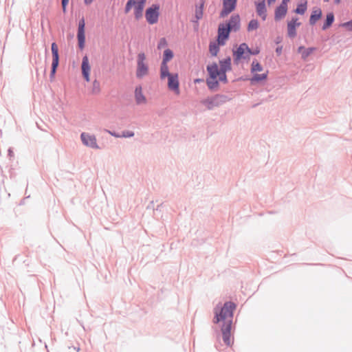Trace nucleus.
<instances>
[{
	"label": "nucleus",
	"mask_w": 352,
	"mask_h": 352,
	"mask_svg": "<svg viewBox=\"0 0 352 352\" xmlns=\"http://www.w3.org/2000/svg\"><path fill=\"white\" fill-rule=\"evenodd\" d=\"M236 305L232 301H226L221 306L217 304L213 309L214 318L212 322L219 324L222 322L221 327L222 339L226 346H231L233 342L231 340V330L232 327V319Z\"/></svg>",
	"instance_id": "nucleus-1"
},
{
	"label": "nucleus",
	"mask_w": 352,
	"mask_h": 352,
	"mask_svg": "<svg viewBox=\"0 0 352 352\" xmlns=\"http://www.w3.org/2000/svg\"><path fill=\"white\" fill-rule=\"evenodd\" d=\"M207 72L208 76L206 82L208 88L211 91H214L219 87V82L225 84L228 82L226 75L227 72H215L214 69L213 71H207Z\"/></svg>",
	"instance_id": "nucleus-2"
},
{
	"label": "nucleus",
	"mask_w": 352,
	"mask_h": 352,
	"mask_svg": "<svg viewBox=\"0 0 352 352\" xmlns=\"http://www.w3.org/2000/svg\"><path fill=\"white\" fill-rule=\"evenodd\" d=\"M219 67L216 62H213L211 64H208L206 66V71H213L214 69L215 72H228L232 70V59L230 56H227L225 58L219 60Z\"/></svg>",
	"instance_id": "nucleus-3"
},
{
	"label": "nucleus",
	"mask_w": 352,
	"mask_h": 352,
	"mask_svg": "<svg viewBox=\"0 0 352 352\" xmlns=\"http://www.w3.org/2000/svg\"><path fill=\"white\" fill-rule=\"evenodd\" d=\"M228 96L223 94H216L212 97H208L203 104L207 107L208 109L212 110L216 107H219L226 101L229 100Z\"/></svg>",
	"instance_id": "nucleus-4"
},
{
	"label": "nucleus",
	"mask_w": 352,
	"mask_h": 352,
	"mask_svg": "<svg viewBox=\"0 0 352 352\" xmlns=\"http://www.w3.org/2000/svg\"><path fill=\"white\" fill-rule=\"evenodd\" d=\"M52 62L50 74V78L52 80L56 75L57 69L59 66L60 56L58 47L56 42H53L51 45Z\"/></svg>",
	"instance_id": "nucleus-5"
},
{
	"label": "nucleus",
	"mask_w": 352,
	"mask_h": 352,
	"mask_svg": "<svg viewBox=\"0 0 352 352\" xmlns=\"http://www.w3.org/2000/svg\"><path fill=\"white\" fill-rule=\"evenodd\" d=\"M160 7L158 3H153L146 8L145 18L148 24L153 25L157 23L160 16Z\"/></svg>",
	"instance_id": "nucleus-6"
},
{
	"label": "nucleus",
	"mask_w": 352,
	"mask_h": 352,
	"mask_svg": "<svg viewBox=\"0 0 352 352\" xmlns=\"http://www.w3.org/2000/svg\"><path fill=\"white\" fill-rule=\"evenodd\" d=\"M249 46L246 43H241L238 47L233 50V60L235 65H238L241 60L248 59Z\"/></svg>",
	"instance_id": "nucleus-7"
},
{
	"label": "nucleus",
	"mask_w": 352,
	"mask_h": 352,
	"mask_svg": "<svg viewBox=\"0 0 352 352\" xmlns=\"http://www.w3.org/2000/svg\"><path fill=\"white\" fill-rule=\"evenodd\" d=\"M146 55L144 52L138 54L136 76L141 78L148 72V66L145 63Z\"/></svg>",
	"instance_id": "nucleus-8"
},
{
	"label": "nucleus",
	"mask_w": 352,
	"mask_h": 352,
	"mask_svg": "<svg viewBox=\"0 0 352 352\" xmlns=\"http://www.w3.org/2000/svg\"><path fill=\"white\" fill-rule=\"evenodd\" d=\"M78 46L80 50H82L85 45V21L82 16L78 21L77 30Z\"/></svg>",
	"instance_id": "nucleus-9"
},
{
	"label": "nucleus",
	"mask_w": 352,
	"mask_h": 352,
	"mask_svg": "<svg viewBox=\"0 0 352 352\" xmlns=\"http://www.w3.org/2000/svg\"><path fill=\"white\" fill-rule=\"evenodd\" d=\"M231 31L224 23H220L218 25L217 36L216 40L221 42V43L226 45V41L229 39Z\"/></svg>",
	"instance_id": "nucleus-10"
},
{
	"label": "nucleus",
	"mask_w": 352,
	"mask_h": 352,
	"mask_svg": "<svg viewBox=\"0 0 352 352\" xmlns=\"http://www.w3.org/2000/svg\"><path fill=\"white\" fill-rule=\"evenodd\" d=\"M223 8L220 12V17L224 18L233 12L237 6V0H223Z\"/></svg>",
	"instance_id": "nucleus-11"
},
{
	"label": "nucleus",
	"mask_w": 352,
	"mask_h": 352,
	"mask_svg": "<svg viewBox=\"0 0 352 352\" xmlns=\"http://www.w3.org/2000/svg\"><path fill=\"white\" fill-rule=\"evenodd\" d=\"M226 27L230 30L231 32H236L241 28V19L238 14H232L230 19L224 23Z\"/></svg>",
	"instance_id": "nucleus-12"
},
{
	"label": "nucleus",
	"mask_w": 352,
	"mask_h": 352,
	"mask_svg": "<svg viewBox=\"0 0 352 352\" xmlns=\"http://www.w3.org/2000/svg\"><path fill=\"white\" fill-rule=\"evenodd\" d=\"M80 139L82 144L87 146H89L91 148H99V146L96 142V138L94 135H90L87 133H82L80 134Z\"/></svg>",
	"instance_id": "nucleus-13"
},
{
	"label": "nucleus",
	"mask_w": 352,
	"mask_h": 352,
	"mask_svg": "<svg viewBox=\"0 0 352 352\" xmlns=\"http://www.w3.org/2000/svg\"><path fill=\"white\" fill-rule=\"evenodd\" d=\"M298 19L296 16H294L291 21L287 22V36L290 38H293L297 35L296 28L301 25V23L298 22Z\"/></svg>",
	"instance_id": "nucleus-14"
},
{
	"label": "nucleus",
	"mask_w": 352,
	"mask_h": 352,
	"mask_svg": "<svg viewBox=\"0 0 352 352\" xmlns=\"http://www.w3.org/2000/svg\"><path fill=\"white\" fill-rule=\"evenodd\" d=\"M91 66L87 55H85L82 59L81 72L84 80L87 82L90 81Z\"/></svg>",
	"instance_id": "nucleus-15"
},
{
	"label": "nucleus",
	"mask_w": 352,
	"mask_h": 352,
	"mask_svg": "<svg viewBox=\"0 0 352 352\" xmlns=\"http://www.w3.org/2000/svg\"><path fill=\"white\" fill-rule=\"evenodd\" d=\"M168 88L177 94L179 93V82L177 73L173 74L168 77Z\"/></svg>",
	"instance_id": "nucleus-16"
},
{
	"label": "nucleus",
	"mask_w": 352,
	"mask_h": 352,
	"mask_svg": "<svg viewBox=\"0 0 352 352\" xmlns=\"http://www.w3.org/2000/svg\"><path fill=\"white\" fill-rule=\"evenodd\" d=\"M254 4L256 14L262 19L263 21H265L267 19V7L265 0L255 1Z\"/></svg>",
	"instance_id": "nucleus-17"
},
{
	"label": "nucleus",
	"mask_w": 352,
	"mask_h": 352,
	"mask_svg": "<svg viewBox=\"0 0 352 352\" xmlns=\"http://www.w3.org/2000/svg\"><path fill=\"white\" fill-rule=\"evenodd\" d=\"M288 6L279 4L274 10V20L279 21L283 19L287 14Z\"/></svg>",
	"instance_id": "nucleus-18"
},
{
	"label": "nucleus",
	"mask_w": 352,
	"mask_h": 352,
	"mask_svg": "<svg viewBox=\"0 0 352 352\" xmlns=\"http://www.w3.org/2000/svg\"><path fill=\"white\" fill-rule=\"evenodd\" d=\"M205 5V0H199L198 4L195 6V20H193L192 22L194 23L199 24V20L202 19L203 14H204V8Z\"/></svg>",
	"instance_id": "nucleus-19"
},
{
	"label": "nucleus",
	"mask_w": 352,
	"mask_h": 352,
	"mask_svg": "<svg viewBox=\"0 0 352 352\" xmlns=\"http://www.w3.org/2000/svg\"><path fill=\"white\" fill-rule=\"evenodd\" d=\"M322 16V10L320 8H314L309 16V24L311 25H314L317 21L321 19Z\"/></svg>",
	"instance_id": "nucleus-20"
},
{
	"label": "nucleus",
	"mask_w": 352,
	"mask_h": 352,
	"mask_svg": "<svg viewBox=\"0 0 352 352\" xmlns=\"http://www.w3.org/2000/svg\"><path fill=\"white\" fill-rule=\"evenodd\" d=\"M146 0H137L134 6V15L136 19H139L142 16L144 5Z\"/></svg>",
	"instance_id": "nucleus-21"
},
{
	"label": "nucleus",
	"mask_w": 352,
	"mask_h": 352,
	"mask_svg": "<svg viewBox=\"0 0 352 352\" xmlns=\"http://www.w3.org/2000/svg\"><path fill=\"white\" fill-rule=\"evenodd\" d=\"M316 50V47H309L306 48L304 46L301 45L298 47L297 52L298 53L301 54V58L303 60H306L311 55V54Z\"/></svg>",
	"instance_id": "nucleus-22"
},
{
	"label": "nucleus",
	"mask_w": 352,
	"mask_h": 352,
	"mask_svg": "<svg viewBox=\"0 0 352 352\" xmlns=\"http://www.w3.org/2000/svg\"><path fill=\"white\" fill-rule=\"evenodd\" d=\"M135 99L137 104H141L146 102V97L142 93V88L140 85L135 87Z\"/></svg>",
	"instance_id": "nucleus-23"
},
{
	"label": "nucleus",
	"mask_w": 352,
	"mask_h": 352,
	"mask_svg": "<svg viewBox=\"0 0 352 352\" xmlns=\"http://www.w3.org/2000/svg\"><path fill=\"white\" fill-rule=\"evenodd\" d=\"M224 44L221 43V42L215 40L214 41H211L209 43V52L212 56H217L220 50V46H223Z\"/></svg>",
	"instance_id": "nucleus-24"
},
{
	"label": "nucleus",
	"mask_w": 352,
	"mask_h": 352,
	"mask_svg": "<svg viewBox=\"0 0 352 352\" xmlns=\"http://www.w3.org/2000/svg\"><path fill=\"white\" fill-rule=\"evenodd\" d=\"M335 21V16L333 12H328L326 19H324L322 25V30H326L329 28Z\"/></svg>",
	"instance_id": "nucleus-25"
},
{
	"label": "nucleus",
	"mask_w": 352,
	"mask_h": 352,
	"mask_svg": "<svg viewBox=\"0 0 352 352\" xmlns=\"http://www.w3.org/2000/svg\"><path fill=\"white\" fill-rule=\"evenodd\" d=\"M268 71L263 74H254L252 77L250 78L251 84L254 85L255 83L261 82L265 81L267 78Z\"/></svg>",
	"instance_id": "nucleus-26"
},
{
	"label": "nucleus",
	"mask_w": 352,
	"mask_h": 352,
	"mask_svg": "<svg viewBox=\"0 0 352 352\" xmlns=\"http://www.w3.org/2000/svg\"><path fill=\"white\" fill-rule=\"evenodd\" d=\"M307 10V1L306 0L301 1L300 3H298L296 8L294 10V12L303 15L305 12Z\"/></svg>",
	"instance_id": "nucleus-27"
},
{
	"label": "nucleus",
	"mask_w": 352,
	"mask_h": 352,
	"mask_svg": "<svg viewBox=\"0 0 352 352\" xmlns=\"http://www.w3.org/2000/svg\"><path fill=\"white\" fill-rule=\"evenodd\" d=\"M173 73H170L168 69V63H161L160 65V78L162 79H164L165 78H168Z\"/></svg>",
	"instance_id": "nucleus-28"
},
{
	"label": "nucleus",
	"mask_w": 352,
	"mask_h": 352,
	"mask_svg": "<svg viewBox=\"0 0 352 352\" xmlns=\"http://www.w3.org/2000/svg\"><path fill=\"white\" fill-rule=\"evenodd\" d=\"M173 56V52L169 48L166 49L163 52L162 63H168Z\"/></svg>",
	"instance_id": "nucleus-29"
},
{
	"label": "nucleus",
	"mask_w": 352,
	"mask_h": 352,
	"mask_svg": "<svg viewBox=\"0 0 352 352\" xmlns=\"http://www.w3.org/2000/svg\"><path fill=\"white\" fill-rule=\"evenodd\" d=\"M263 67L261 65V64L258 62L256 59L253 60L252 64H251V73L255 74L257 72H261L263 71Z\"/></svg>",
	"instance_id": "nucleus-30"
},
{
	"label": "nucleus",
	"mask_w": 352,
	"mask_h": 352,
	"mask_svg": "<svg viewBox=\"0 0 352 352\" xmlns=\"http://www.w3.org/2000/svg\"><path fill=\"white\" fill-rule=\"evenodd\" d=\"M258 27H259L258 21L257 19H252L248 23V31L251 32L253 30H256L258 28Z\"/></svg>",
	"instance_id": "nucleus-31"
},
{
	"label": "nucleus",
	"mask_w": 352,
	"mask_h": 352,
	"mask_svg": "<svg viewBox=\"0 0 352 352\" xmlns=\"http://www.w3.org/2000/svg\"><path fill=\"white\" fill-rule=\"evenodd\" d=\"M137 0H128L124 8V12L128 13L135 5Z\"/></svg>",
	"instance_id": "nucleus-32"
},
{
	"label": "nucleus",
	"mask_w": 352,
	"mask_h": 352,
	"mask_svg": "<svg viewBox=\"0 0 352 352\" xmlns=\"http://www.w3.org/2000/svg\"><path fill=\"white\" fill-rule=\"evenodd\" d=\"M100 91V84L97 80H94L92 84V93L98 94Z\"/></svg>",
	"instance_id": "nucleus-33"
},
{
	"label": "nucleus",
	"mask_w": 352,
	"mask_h": 352,
	"mask_svg": "<svg viewBox=\"0 0 352 352\" xmlns=\"http://www.w3.org/2000/svg\"><path fill=\"white\" fill-rule=\"evenodd\" d=\"M168 45L167 41L166 38L162 37L160 39L158 43H157V49L160 50L163 47H165Z\"/></svg>",
	"instance_id": "nucleus-34"
},
{
	"label": "nucleus",
	"mask_w": 352,
	"mask_h": 352,
	"mask_svg": "<svg viewBox=\"0 0 352 352\" xmlns=\"http://www.w3.org/2000/svg\"><path fill=\"white\" fill-rule=\"evenodd\" d=\"M135 135L134 132L132 131H123L120 135L121 138H132Z\"/></svg>",
	"instance_id": "nucleus-35"
},
{
	"label": "nucleus",
	"mask_w": 352,
	"mask_h": 352,
	"mask_svg": "<svg viewBox=\"0 0 352 352\" xmlns=\"http://www.w3.org/2000/svg\"><path fill=\"white\" fill-rule=\"evenodd\" d=\"M248 51H249L248 52V58H250V56L252 55V56L258 55L261 52L260 48L258 47H256L255 49H253V50H252L249 47Z\"/></svg>",
	"instance_id": "nucleus-36"
},
{
	"label": "nucleus",
	"mask_w": 352,
	"mask_h": 352,
	"mask_svg": "<svg viewBox=\"0 0 352 352\" xmlns=\"http://www.w3.org/2000/svg\"><path fill=\"white\" fill-rule=\"evenodd\" d=\"M343 28H346L347 30L352 32V20L344 22L341 25Z\"/></svg>",
	"instance_id": "nucleus-37"
},
{
	"label": "nucleus",
	"mask_w": 352,
	"mask_h": 352,
	"mask_svg": "<svg viewBox=\"0 0 352 352\" xmlns=\"http://www.w3.org/2000/svg\"><path fill=\"white\" fill-rule=\"evenodd\" d=\"M69 0H61L62 9L64 13H65L67 11V6L69 3Z\"/></svg>",
	"instance_id": "nucleus-38"
},
{
	"label": "nucleus",
	"mask_w": 352,
	"mask_h": 352,
	"mask_svg": "<svg viewBox=\"0 0 352 352\" xmlns=\"http://www.w3.org/2000/svg\"><path fill=\"white\" fill-rule=\"evenodd\" d=\"M110 135H111L112 136L115 137V138H121L120 135L121 133H117L116 131H109L107 130V131Z\"/></svg>",
	"instance_id": "nucleus-39"
},
{
	"label": "nucleus",
	"mask_w": 352,
	"mask_h": 352,
	"mask_svg": "<svg viewBox=\"0 0 352 352\" xmlns=\"http://www.w3.org/2000/svg\"><path fill=\"white\" fill-rule=\"evenodd\" d=\"M276 53L277 54V56H280L281 54H282V51H283V46L282 45H279L276 48Z\"/></svg>",
	"instance_id": "nucleus-40"
},
{
	"label": "nucleus",
	"mask_w": 352,
	"mask_h": 352,
	"mask_svg": "<svg viewBox=\"0 0 352 352\" xmlns=\"http://www.w3.org/2000/svg\"><path fill=\"white\" fill-rule=\"evenodd\" d=\"M283 41V38L280 36H278L276 37V38L274 39V43L278 45L279 43H280Z\"/></svg>",
	"instance_id": "nucleus-41"
},
{
	"label": "nucleus",
	"mask_w": 352,
	"mask_h": 352,
	"mask_svg": "<svg viewBox=\"0 0 352 352\" xmlns=\"http://www.w3.org/2000/svg\"><path fill=\"white\" fill-rule=\"evenodd\" d=\"M8 155L10 157H12L14 156V152H13L12 148H9V149L8 151Z\"/></svg>",
	"instance_id": "nucleus-42"
},
{
	"label": "nucleus",
	"mask_w": 352,
	"mask_h": 352,
	"mask_svg": "<svg viewBox=\"0 0 352 352\" xmlns=\"http://www.w3.org/2000/svg\"><path fill=\"white\" fill-rule=\"evenodd\" d=\"M162 207V204H160L157 206L156 208L154 209L155 213L158 211H161V208Z\"/></svg>",
	"instance_id": "nucleus-43"
},
{
	"label": "nucleus",
	"mask_w": 352,
	"mask_h": 352,
	"mask_svg": "<svg viewBox=\"0 0 352 352\" xmlns=\"http://www.w3.org/2000/svg\"><path fill=\"white\" fill-rule=\"evenodd\" d=\"M290 1V0H282L280 5H283L286 6H288V3Z\"/></svg>",
	"instance_id": "nucleus-44"
},
{
	"label": "nucleus",
	"mask_w": 352,
	"mask_h": 352,
	"mask_svg": "<svg viewBox=\"0 0 352 352\" xmlns=\"http://www.w3.org/2000/svg\"><path fill=\"white\" fill-rule=\"evenodd\" d=\"M153 204H154L153 201H151L149 203V204L148 205L147 208H148V209L153 208V209L154 210L155 208H153V207H154V206H153Z\"/></svg>",
	"instance_id": "nucleus-45"
},
{
	"label": "nucleus",
	"mask_w": 352,
	"mask_h": 352,
	"mask_svg": "<svg viewBox=\"0 0 352 352\" xmlns=\"http://www.w3.org/2000/svg\"><path fill=\"white\" fill-rule=\"evenodd\" d=\"M204 82V79L202 78H196L194 80V82L196 84V83H199V82Z\"/></svg>",
	"instance_id": "nucleus-46"
},
{
	"label": "nucleus",
	"mask_w": 352,
	"mask_h": 352,
	"mask_svg": "<svg viewBox=\"0 0 352 352\" xmlns=\"http://www.w3.org/2000/svg\"><path fill=\"white\" fill-rule=\"evenodd\" d=\"M94 0H84V3L85 5H89L91 4Z\"/></svg>",
	"instance_id": "nucleus-47"
},
{
	"label": "nucleus",
	"mask_w": 352,
	"mask_h": 352,
	"mask_svg": "<svg viewBox=\"0 0 352 352\" xmlns=\"http://www.w3.org/2000/svg\"><path fill=\"white\" fill-rule=\"evenodd\" d=\"M276 0H267V3L270 6L272 3H274Z\"/></svg>",
	"instance_id": "nucleus-48"
},
{
	"label": "nucleus",
	"mask_w": 352,
	"mask_h": 352,
	"mask_svg": "<svg viewBox=\"0 0 352 352\" xmlns=\"http://www.w3.org/2000/svg\"><path fill=\"white\" fill-rule=\"evenodd\" d=\"M341 2V0H334L335 4H339Z\"/></svg>",
	"instance_id": "nucleus-49"
},
{
	"label": "nucleus",
	"mask_w": 352,
	"mask_h": 352,
	"mask_svg": "<svg viewBox=\"0 0 352 352\" xmlns=\"http://www.w3.org/2000/svg\"><path fill=\"white\" fill-rule=\"evenodd\" d=\"M74 349L76 350L77 351H80V348L79 347H74Z\"/></svg>",
	"instance_id": "nucleus-50"
},
{
	"label": "nucleus",
	"mask_w": 352,
	"mask_h": 352,
	"mask_svg": "<svg viewBox=\"0 0 352 352\" xmlns=\"http://www.w3.org/2000/svg\"><path fill=\"white\" fill-rule=\"evenodd\" d=\"M324 2H327V1H329V0H324Z\"/></svg>",
	"instance_id": "nucleus-51"
}]
</instances>
